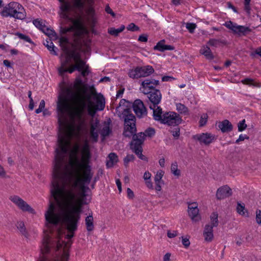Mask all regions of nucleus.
Instances as JSON below:
<instances>
[{
  "instance_id": "obj_52",
  "label": "nucleus",
  "mask_w": 261,
  "mask_h": 261,
  "mask_svg": "<svg viewBox=\"0 0 261 261\" xmlns=\"http://www.w3.org/2000/svg\"><path fill=\"white\" fill-rule=\"evenodd\" d=\"M177 236V231L173 230V231H171L169 230L167 232V236L169 238H173Z\"/></svg>"
},
{
  "instance_id": "obj_37",
  "label": "nucleus",
  "mask_w": 261,
  "mask_h": 261,
  "mask_svg": "<svg viewBox=\"0 0 261 261\" xmlns=\"http://www.w3.org/2000/svg\"><path fill=\"white\" fill-rule=\"evenodd\" d=\"M237 212L241 215H245V205L244 204H241L240 203H238L237 207Z\"/></svg>"
},
{
  "instance_id": "obj_19",
  "label": "nucleus",
  "mask_w": 261,
  "mask_h": 261,
  "mask_svg": "<svg viewBox=\"0 0 261 261\" xmlns=\"http://www.w3.org/2000/svg\"><path fill=\"white\" fill-rule=\"evenodd\" d=\"M62 4L60 6V9L62 11V17L66 19H69L68 12L72 10V6L71 4L67 1L61 2Z\"/></svg>"
},
{
  "instance_id": "obj_22",
  "label": "nucleus",
  "mask_w": 261,
  "mask_h": 261,
  "mask_svg": "<svg viewBox=\"0 0 261 261\" xmlns=\"http://www.w3.org/2000/svg\"><path fill=\"white\" fill-rule=\"evenodd\" d=\"M85 224L86 226V229L88 231L90 232L94 230V219L92 212H91V213H90L89 215L86 217Z\"/></svg>"
},
{
  "instance_id": "obj_17",
  "label": "nucleus",
  "mask_w": 261,
  "mask_h": 261,
  "mask_svg": "<svg viewBox=\"0 0 261 261\" xmlns=\"http://www.w3.org/2000/svg\"><path fill=\"white\" fill-rule=\"evenodd\" d=\"M135 133L136 132L132 135H133L132 141L136 142L137 141L139 140L142 138L143 143L146 137H151L154 135L155 130L153 128L149 127L146 129L143 133L141 132L138 134L134 135Z\"/></svg>"
},
{
  "instance_id": "obj_6",
  "label": "nucleus",
  "mask_w": 261,
  "mask_h": 261,
  "mask_svg": "<svg viewBox=\"0 0 261 261\" xmlns=\"http://www.w3.org/2000/svg\"><path fill=\"white\" fill-rule=\"evenodd\" d=\"M163 111L161 107H157V109L153 113V119L161 123L167 124L168 125L176 126L179 125L182 121L179 115L174 112H166L162 114Z\"/></svg>"
},
{
  "instance_id": "obj_38",
  "label": "nucleus",
  "mask_w": 261,
  "mask_h": 261,
  "mask_svg": "<svg viewBox=\"0 0 261 261\" xmlns=\"http://www.w3.org/2000/svg\"><path fill=\"white\" fill-rule=\"evenodd\" d=\"M222 41L219 39H211L207 42V44L212 46L217 47L219 43H221Z\"/></svg>"
},
{
  "instance_id": "obj_5",
  "label": "nucleus",
  "mask_w": 261,
  "mask_h": 261,
  "mask_svg": "<svg viewBox=\"0 0 261 261\" xmlns=\"http://www.w3.org/2000/svg\"><path fill=\"white\" fill-rule=\"evenodd\" d=\"M126 100L122 99L119 105L116 108V111L119 117L124 121V131L123 135L125 137H130L136 132V117L132 114L131 109L125 106Z\"/></svg>"
},
{
  "instance_id": "obj_31",
  "label": "nucleus",
  "mask_w": 261,
  "mask_h": 261,
  "mask_svg": "<svg viewBox=\"0 0 261 261\" xmlns=\"http://www.w3.org/2000/svg\"><path fill=\"white\" fill-rule=\"evenodd\" d=\"M171 171L175 176H179L180 174V171L178 169V166L176 162H174L171 164Z\"/></svg>"
},
{
  "instance_id": "obj_58",
  "label": "nucleus",
  "mask_w": 261,
  "mask_h": 261,
  "mask_svg": "<svg viewBox=\"0 0 261 261\" xmlns=\"http://www.w3.org/2000/svg\"><path fill=\"white\" fill-rule=\"evenodd\" d=\"M244 10L246 11L248 14H250L251 8L250 7V3H244Z\"/></svg>"
},
{
  "instance_id": "obj_46",
  "label": "nucleus",
  "mask_w": 261,
  "mask_h": 261,
  "mask_svg": "<svg viewBox=\"0 0 261 261\" xmlns=\"http://www.w3.org/2000/svg\"><path fill=\"white\" fill-rule=\"evenodd\" d=\"M170 132L172 133L174 138L177 139L180 135V129L179 127H177L173 130H170Z\"/></svg>"
},
{
  "instance_id": "obj_24",
  "label": "nucleus",
  "mask_w": 261,
  "mask_h": 261,
  "mask_svg": "<svg viewBox=\"0 0 261 261\" xmlns=\"http://www.w3.org/2000/svg\"><path fill=\"white\" fill-rule=\"evenodd\" d=\"M44 45L47 47L50 53L53 55L57 56L58 55L56 49L57 48L54 45V43L50 39H46L44 42Z\"/></svg>"
},
{
  "instance_id": "obj_47",
  "label": "nucleus",
  "mask_w": 261,
  "mask_h": 261,
  "mask_svg": "<svg viewBox=\"0 0 261 261\" xmlns=\"http://www.w3.org/2000/svg\"><path fill=\"white\" fill-rule=\"evenodd\" d=\"M90 137L94 142H96L98 138V134L97 130L90 131Z\"/></svg>"
},
{
  "instance_id": "obj_57",
  "label": "nucleus",
  "mask_w": 261,
  "mask_h": 261,
  "mask_svg": "<svg viewBox=\"0 0 261 261\" xmlns=\"http://www.w3.org/2000/svg\"><path fill=\"white\" fill-rule=\"evenodd\" d=\"M127 197L129 199H132L134 197V194L133 191L129 188H128L127 189Z\"/></svg>"
},
{
  "instance_id": "obj_64",
  "label": "nucleus",
  "mask_w": 261,
  "mask_h": 261,
  "mask_svg": "<svg viewBox=\"0 0 261 261\" xmlns=\"http://www.w3.org/2000/svg\"><path fill=\"white\" fill-rule=\"evenodd\" d=\"M171 254L170 253H167L164 256L163 261H170Z\"/></svg>"
},
{
  "instance_id": "obj_35",
  "label": "nucleus",
  "mask_w": 261,
  "mask_h": 261,
  "mask_svg": "<svg viewBox=\"0 0 261 261\" xmlns=\"http://www.w3.org/2000/svg\"><path fill=\"white\" fill-rule=\"evenodd\" d=\"M208 116L207 114L204 113L200 117V119L199 121V126L200 127L203 126L206 124L207 121Z\"/></svg>"
},
{
  "instance_id": "obj_29",
  "label": "nucleus",
  "mask_w": 261,
  "mask_h": 261,
  "mask_svg": "<svg viewBox=\"0 0 261 261\" xmlns=\"http://www.w3.org/2000/svg\"><path fill=\"white\" fill-rule=\"evenodd\" d=\"M241 82L245 85L252 86L253 87H259L260 85L258 83L254 81V80L249 78H246L241 81Z\"/></svg>"
},
{
  "instance_id": "obj_41",
  "label": "nucleus",
  "mask_w": 261,
  "mask_h": 261,
  "mask_svg": "<svg viewBox=\"0 0 261 261\" xmlns=\"http://www.w3.org/2000/svg\"><path fill=\"white\" fill-rule=\"evenodd\" d=\"M111 132L110 127L107 125L104 126L101 129V134L103 137H106L109 135Z\"/></svg>"
},
{
  "instance_id": "obj_63",
  "label": "nucleus",
  "mask_w": 261,
  "mask_h": 261,
  "mask_svg": "<svg viewBox=\"0 0 261 261\" xmlns=\"http://www.w3.org/2000/svg\"><path fill=\"white\" fill-rule=\"evenodd\" d=\"M6 175V171L4 168L0 165V177H4Z\"/></svg>"
},
{
  "instance_id": "obj_55",
  "label": "nucleus",
  "mask_w": 261,
  "mask_h": 261,
  "mask_svg": "<svg viewBox=\"0 0 261 261\" xmlns=\"http://www.w3.org/2000/svg\"><path fill=\"white\" fill-rule=\"evenodd\" d=\"M105 11L107 13L111 14L113 17L115 16V13L108 5L106 7Z\"/></svg>"
},
{
  "instance_id": "obj_3",
  "label": "nucleus",
  "mask_w": 261,
  "mask_h": 261,
  "mask_svg": "<svg viewBox=\"0 0 261 261\" xmlns=\"http://www.w3.org/2000/svg\"><path fill=\"white\" fill-rule=\"evenodd\" d=\"M60 45L63 51L62 57L64 60H61V66L59 68V72L62 74L65 72L72 73L75 70L81 72L83 76L87 75L89 73V66L82 59L81 54L75 50L70 49V43L68 39L62 37L59 40Z\"/></svg>"
},
{
  "instance_id": "obj_4",
  "label": "nucleus",
  "mask_w": 261,
  "mask_h": 261,
  "mask_svg": "<svg viewBox=\"0 0 261 261\" xmlns=\"http://www.w3.org/2000/svg\"><path fill=\"white\" fill-rule=\"evenodd\" d=\"M66 244L61 242V236H44L41 246L42 256L39 261H68Z\"/></svg>"
},
{
  "instance_id": "obj_25",
  "label": "nucleus",
  "mask_w": 261,
  "mask_h": 261,
  "mask_svg": "<svg viewBox=\"0 0 261 261\" xmlns=\"http://www.w3.org/2000/svg\"><path fill=\"white\" fill-rule=\"evenodd\" d=\"M108 159L107 162L108 167H113L118 161V156L115 153H110L108 155Z\"/></svg>"
},
{
  "instance_id": "obj_42",
  "label": "nucleus",
  "mask_w": 261,
  "mask_h": 261,
  "mask_svg": "<svg viewBox=\"0 0 261 261\" xmlns=\"http://www.w3.org/2000/svg\"><path fill=\"white\" fill-rule=\"evenodd\" d=\"M239 132H242L245 130L247 127V125L245 124V120L243 119L241 121L238 125Z\"/></svg>"
},
{
  "instance_id": "obj_32",
  "label": "nucleus",
  "mask_w": 261,
  "mask_h": 261,
  "mask_svg": "<svg viewBox=\"0 0 261 261\" xmlns=\"http://www.w3.org/2000/svg\"><path fill=\"white\" fill-rule=\"evenodd\" d=\"M33 24L41 31L45 28V24L40 19H36L33 21Z\"/></svg>"
},
{
  "instance_id": "obj_56",
  "label": "nucleus",
  "mask_w": 261,
  "mask_h": 261,
  "mask_svg": "<svg viewBox=\"0 0 261 261\" xmlns=\"http://www.w3.org/2000/svg\"><path fill=\"white\" fill-rule=\"evenodd\" d=\"M148 40L147 36L145 35H141L139 37L138 41L143 42H146Z\"/></svg>"
},
{
  "instance_id": "obj_51",
  "label": "nucleus",
  "mask_w": 261,
  "mask_h": 261,
  "mask_svg": "<svg viewBox=\"0 0 261 261\" xmlns=\"http://www.w3.org/2000/svg\"><path fill=\"white\" fill-rule=\"evenodd\" d=\"M99 125V122L98 120H96L94 123H93L91 124L90 127V131H95L96 130Z\"/></svg>"
},
{
  "instance_id": "obj_39",
  "label": "nucleus",
  "mask_w": 261,
  "mask_h": 261,
  "mask_svg": "<svg viewBox=\"0 0 261 261\" xmlns=\"http://www.w3.org/2000/svg\"><path fill=\"white\" fill-rule=\"evenodd\" d=\"M16 35L21 39H22L24 41H25L26 42H29V43H33V42L31 40V39L28 36H27V35H25L22 33H17L16 34Z\"/></svg>"
},
{
  "instance_id": "obj_59",
  "label": "nucleus",
  "mask_w": 261,
  "mask_h": 261,
  "mask_svg": "<svg viewBox=\"0 0 261 261\" xmlns=\"http://www.w3.org/2000/svg\"><path fill=\"white\" fill-rule=\"evenodd\" d=\"M255 55H257L261 57V47L256 48L254 53H252L251 56L254 57Z\"/></svg>"
},
{
  "instance_id": "obj_48",
  "label": "nucleus",
  "mask_w": 261,
  "mask_h": 261,
  "mask_svg": "<svg viewBox=\"0 0 261 261\" xmlns=\"http://www.w3.org/2000/svg\"><path fill=\"white\" fill-rule=\"evenodd\" d=\"M256 221L257 223L261 224V211L260 210H257L256 211Z\"/></svg>"
},
{
  "instance_id": "obj_43",
  "label": "nucleus",
  "mask_w": 261,
  "mask_h": 261,
  "mask_svg": "<svg viewBox=\"0 0 261 261\" xmlns=\"http://www.w3.org/2000/svg\"><path fill=\"white\" fill-rule=\"evenodd\" d=\"M135 159V156L133 154H128L124 159V164L125 166L127 165L129 162L134 161Z\"/></svg>"
},
{
  "instance_id": "obj_15",
  "label": "nucleus",
  "mask_w": 261,
  "mask_h": 261,
  "mask_svg": "<svg viewBox=\"0 0 261 261\" xmlns=\"http://www.w3.org/2000/svg\"><path fill=\"white\" fill-rule=\"evenodd\" d=\"M198 204L196 202L191 203L188 206V214L193 222H198L201 219L199 213Z\"/></svg>"
},
{
  "instance_id": "obj_16",
  "label": "nucleus",
  "mask_w": 261,
  "mask_h": 261,
  "mask_svg": "<svg viewBox=\"0 0 261 261\" xmlns=\"http://www.w3.org/2000/svg\"><path fill=\"white\" fill-rule=\"evenodd\" d=\"M231 195V189L227 185H225L218 189L216 196L217 199L221 200L227 198Z\"/></svg>"
},
{
  "instance_id": "obj_60",
  "label": "nucleus",
  "mask_w": 261,
  "mask_h": 261,
  "mask_svg": "<svg viewBox=\"0 0 261 261\" xmlns=\"http://www.w3.org/2000/svg\"><path fill=\"white\" fill-rule=\"evenodd\" d=\"M151 176V174L148 171H146L143 175V178L145 180L150 179Z\"/></svg>"
},
{
  "instance_id": "obj_1",
  "label": "nucleus",
  "mask_w": 261,
  "mask_h": 261,
  "mask_svg": "<svg viewBox=\"0 0 261 261\" xmlns=\"http://www.w3.org/2000/svg\"><path fill=\"white\" fill-rule=\"evenodd\" d=\"M58 147L56 149L54 165L51 196L56 204L50 202L45 213L46 225H56L62 222L68 230L67 239L73 237L81 219L85 192L93 173L89 165L91 154L89 145L85 143L81 149V160L75 158L74 165L76 169H72V163L67 162V153L70 143L65 137L58 139Z\"/></svg>"
},
{
  "instance_id": "obj_11",
  "label": "nucleus",
  "mask_w": 261,
  "mask_h": 261,
  "mask_svg": "<svg viewBox=\"0 0 261 261\" xmlns=\"http://www.w3.org/2000/svg\"><path fill=\"white\" fill-rule=\"evenodd\" d=\"M224 25L227 29L231 30L233 34L239 36L245 35L248 32L250 31V29L247 27L238 25L231 21H228L225 22Z\"/></svg>"
},
{
  "instance_id": "obj_23",
  "label": "nucleus",
  "mask_w": 261,
  "mask_h": 261,
  "mask_svg": "<svg viewBox=\"0 0 261 261\" xmlns=\"http://www.w3.org/2000/svg\"><path fill=\"white\" fill-rule=\"evenodd\" d=\"M200 53L204 55L207 59L212 60L214 59L212 51L207 46H203L200 50Z\"/></svg>"
},
{
  "instance_id": "obj_30",
  "label": "nucleus",
  "mask_w": 261,
  "mask_h": 261,
  "mask_svg": "<svg viewBox=\"0 0 261 261\" xmlns=\"http://www.w3.org/2000/svg\"><path fill=\"white\" fill-rule=\"evenodd\" d=\"M125 29V27L124 25H122L118 29H115V28H111L108 30V33L111 34V35L117 36L118 35V34L122 32Z\"/></svg>"
},
{
  "instance_id": "obj_33",
  "label": "nucleus",
  "mask_w": 261,
  "mask_h": 261,
  "mask_svg": "<svg viewBox=\"0 0 261 261\" xmlns=\"http://www.w3.org/2000/svg\"><path fill=\"white\" fill-rule=\"evenodd\" d=\"M16 227L21 234H22L23 235L26 234V229L24 226V224L23 222H18L16 224Z\"/></svg>"
},
{
  "instance_id": "obj_13",
  "label": "nucleus",
  "mask_w": 261,
  "mask_h": 261,
  "mask_svg": "<svg viewBox=\"0 0 261 261\" xmlns=\"http://www.w3.org/2000/svg\"><path fill=\"white\" fill-rule=\"evenodd\" d=\"M133 108L138 118H141L147 116V109L141 100L139 99L135 100L133 105Z\"/></svg>"
},
{
  "instance_id": "obj_8",
  "label": "nucleus",
  "mask_w": 261,
  "mask_h": 261,
  "mask_svg": "<svg viewBox=\"0 0 261 261\" xmlns=\"http://www.w3.org/2000/svg\"><path fill=\"white\" fill-rule=\"evenodd\" d=\"M154 71L153 68L150 65L138 66L135 69H130L128 72L129 77L135 79L150 75Z\"/></svg>"
},
{
  "instance_id": "obj_54",
  "label": "nucleus",
  "mask_w": 261,
  "mask_h": 261,
  "mask_svg": "<svg viewBox=\"0 0 261 261\" xmlns=\"http://www.w3.org/2000/svg\"><path fill=\"white\" fill-rule=\"evenodd\" d=\"M80 150V145L78 144H76L74 145L73 148L72 149L73 153L76 156Z\"/></svg>"
},
{
  "instance_id": "obj_62",
  "label": "nucleus",
  "mask_w": 261,
  "mask_h": 261,
  "mask_svg": "<svg viewBox=\"0 0 261 261\" xmlns=\"http://www.w3.org/2000/svg\"><path fill=\"white\" fill-rule=\"evenodd\" d=\"M124 89H120L117 92L116 97V98H118L119 97H122L123 92H124Z\"/></svg>"
},
{
  "instance_id": "obj_28",
  "label": "nucleus",
  "mask_w": 261,
  "mask_h": 261,
  "mask_svg": "<svg viewBox=\"0 0 261 261\" xmlns=\"http://www.w3.org/2000/svg\"><path fill=\"white\" fill-rule=\"evenodd\" d=\"M42 32L50 38H55L57 37L56 32L54 30L48 28L46 25H45V28H43Z\"/></svg>"
},
{
  "instance_id": "obj_12",
  "label": "nucleus",
  "mask_w": 261,
  "mask_h": 261,
  "mask_svg": "<svg viewBox=\"0 0 261 261\" xmlns=\"http://www.w3.org/2000/svg\"><path fill=\"white\" fill-rule=\"evenodd\" d=\"M193 138L198 141L201 145H209L216 140L215 135L209 133L198 134L193 136Z\"/></svg>"
},
{
  "instance_id": "obj_45",
  "label": "nucleus",
  "mask_w": 261,
  "mask_h": 261,
  "mask_svg": "<svg viewBox=\"0 0 261 261\" xmlns=\"http://www.w3.org/2000/svg\"><path fill=\"white\" fill-rule=\"evenodd\" d=\"M127 29L129 31L136 32L139 31V28L134 23H130L127 27Z\"/></svg>"
},
{
  "instance_id": "obj_10",
  "label": "nucleus",
  "mask_w": 261,
  "mask_h": 261,
  "mask_svg": "<svg viewBox=\"0 0 261 261\" xmlns=\"http://www.w3.org/2000/svg\"><path fill=\"white\" fill-rule=\"evenodd\" d=\"M9 199L22 211L27 212L33 214L35 213V210L18 196H11Z\"/></svg>"
},
{
  "instance_id": "obj_53",
  "label": "nucleus",
  "mask_w": 261,
  "mask_h": 261,
  "mask_svg": "<svg viewBox=\"0 0 261 261\" xmlns=\"http://www.w3.org/2000/svg\"><path fill=\"white\" fill-rule=\"evenodd\" d=\"M249 137H248L247 135H243V134H241L239 136V138L236 140V143H238L240 141H243L245 139H248Z\"/></svg>"
},
{
  "instance_id": "obj_49",
  "label": "nucleus",
  "mask_w": 261,
  "mask_h": 261,
  "mask_svg": "<svg viewBox=\"0 0 261 261\" xmlns=\"http://www.w3.org/2000/svg\"><path fill=\"white\" fill-rule=\"evenodd\" d=\"M182 244L186 248H188L190 245L189 239L182 237Z\"/></svg>"
},
{
  "instance_id": "obj_14",
  "label": "nucleus",
  "mask_w": 261,
  "mask_h": 261,
  "mask_svg": "<svg viewBox=\"0 0 261 261\" xmlns=\"http://www.w3.org/2000/svg\"><path fill=\"white\" fill-rule=\"evenodd\" d=\"M143 144V139L137 141V142L132 141L130 143L131 149L138 155V158L143 161H147V158L144 155L142 152V145Z\"/></svg>"
},
{
  "instance_id": "obj_50",
  "label": "nucleus",
  "mask_w": 261,
  "mask_h": 261,
  "mask_svg": "<svg viewBox=\"0 0 261 261\" xmlns=\"http://www.w3.org/2000/svg\"><path fill=\"white\" fill-rule=\"evenodd\" d=\"M99 125V122L98 120H96L94 123H93L91 124L90 127V131H95L96 130Z\"/></svg>"
},
{
  "instance_id": "obj_9",
  "label": "nucleus",
  "mask_w": 261,
  "mask_h": 261,
  "mask_svg": "<svg viewBox=\"0 0 261 261\" xmlns=\"http://www.w3.org/2000/svg\"><path fill=\"white\" fill-rule=\"evenodd\" d=\"M144 93L147 95L148 98V105L149 108L153 110V113L157 109V107H160L158 105L160 103L162 99V94L159 90L153 89L152 91H145Z\"/></svg>"
},
{
  "instance_id": "obj_7",
  "label": "nucleus",
  "mask_w": 261,
  "mask_h": 261,
  "mask_svg": "<svg viewBox=\"0 0 261 261\" xmlns=\"http://www.w3.org/2000/svg\"><path fill=\"white\" fill-rule=\"evenodd\" d=\"M1 14L3 17L9 16L20 20L25 19L27 15L23 7L19 3L15 2H10L6 5Z\"/></svg>"
},
{
  "instance_id": "obj_27",
  "label": "nucleus",
  "mask_w": 261,
  "mask_h": 261,
  "mask_svg": "<svg viewBox=\"0 0 261 261\" xmlns=\"http://www.w3.org/2000/svg\"><path fill=\"white\" fill-rule=\"evenodd\" d=\"M218 215L216 213H213L210 217L211 219V224L212 228L214 227H217L219 224L218 221Z\"/></svg>"
},
{
  "instance_id": "obj_40",
  "label": "nucleus",
  "mask_w": 261,
  "mask_h": 261,
  "mask_svg": "<svg viewBox=\"0 0 261 261\" xmlns=\"http://www.w3.org/2000/svg\"><path fill=\"white\" fill-rule=\"evenodd\" d=\"M73 6L77 9H83L84 6V3L82 0H74Z\"/></svg>"
},
{
  "instance_id": "obj_18",
  "label": "nucleus",
  "mask_w": 261,
  "mask_h": 261,
  "mask_svg": "<svg viewBox=\"0 0 261 261\" xmlns=\"http://www.w3.org/2000/svg\"><path fill=\"white\" fill-rule=\"evenodd\" d=\"M159 81L154 79H146L141 83L142 88L143 89V92L144 91H150L155 89V86L158 85Z\"/></svg>"
},
{
  "instance_id": "obj_61",
  "label": "nucleus",
  "mask_w": 261,
  "mask_h": 261,
  "mask_svg": "<svg viewBox=\"0 0 261 261\" xmlns=\"http://www.w3.org/2000/svg\"><path fill=\"white\" fill-rule=\"evenodd\" d=\"M145 184L148 188H149L150 189H153V184H152V182H151L150 179L145 180Z\"/></svg>"
},
{
  "instance_id": "obj_21",
  "label": "nucleus",
  "mask_w": 261,
  "mask_h": 261,
  "mask_svg": "<svg viewBox=\"0 0 261 261\" xmlns=\"http://www.w3.org/2000/svg\"><path fill=\"white\" fill-rule=\"evenodd\" d=\"M219 128L223 133L229 132L232 130V125L228 120H224L218 124Z\"/></svg>"
},
{
  "instance_id": "obj_26",
  "label": "nucleus",
  "mask_w": 261,
  "mask_h": 261,
  "mask_svg": "<svg viewBox=\"0 0 261 261\" xmlns=\"http://www.w3.org/2000/svg\"><path fill=\"white\" fill-rule=\"evenodd\" d=\"M176 110L181 114L187 115L189 114L188 108L181 103H176Z\"/></svg>"
},
{
  "instance_id": "obj_2",
  "label": "nucleus",
  "mask_w": 261,
  "mask_h": 261,
  "mask_svg": "<svg viewBox=\"0 0 261 261\" xmlns=\"http://www.w3.org/2000/svg\"><path fill=\"white\" fill-rule=\"evenodd\" d=\"M76 92L67 88L64 94L60 96L57 103L59 111L58 124L60 131L58 139L65 137L70 143V139L79 136L84 124L83 115L86 109L94 116L97 111H102L105 107V99L95 92L88 93V89L83 85L81 80L74 85Z\"/></svg>"
},
{
  "instance_id": "obj_44",
  "label": "nucleus",
  "mask_w": 261,
  "mask_h": 261,
  "mask_svg": "<svg viewBox=\"0 0 261 261\" xmlns=\"http://www.w3.org/2000/svg\"><path fill=\"white\" fill-rule=\"evenodd\" d=\"M196 28V24L194 23H187L186 28L189 30L190 33H193Z\"/></svg>"
},
{
  "instance_id": "obj_36",
  "label": "nucleus",
  "mask_w": 261,
  "mask_h": 261,
  "mask_svg": "<svg viewBox=\"0 0 261 261\" xmlns=\"http://www.w3.org/2000/svg\"><path fill=\"white\" fill-rule=\"evenodd\" d=\"M164 172L163 170H160L158 171L154 178V181H163L162 179L164 176Z\"/></svg>"
},
{
  "instance_id": "obj_20",
  "label": "nucleus",
  "mask_w": 261,
  "mask_h": 261,
  "mask_svg": "<svg viewBox=\"0 0 261 261\" xmlns=\"http://www.w3.org/2000/svg\"><path fill=\"white\" fill-rule=\"evenodd\" d=\"M213 228L210 224H206L204 227L203 235L204 240L207 242H212L214 238Z\"/></svg>"
},
{
  "instance_id": "obj_34",
  "label": "nucleus",
  "mask_w": 261,
  "mask_h": 261,
  "mask_svg": "<svg viewBox=\"0 0 261 261\" xmlns=\"http://www.w3.org/2000/svg\"><path fill=\"white\" fill-rule=\"evenodd\" d=\"M165 40H162L159 41L155 46H154L153 49L154 50H157L160 51H165V46L164 44Z\"/></svg>"
}]
</instances>
